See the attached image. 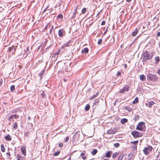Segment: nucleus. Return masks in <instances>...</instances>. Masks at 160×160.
<instances>
[{
	"label": "nucleus",
	"instance_id": "obj_1",
	"mask_svg": "<svg viewBox=\"0 0 160 160\" xmlns=\"http://www.w3.org/2000/svg\"><path fill=\"white\" fill-rule=\"evenodd\" d=\"M153 56L152 53L149 54L147 51H145L143 54V61L146 62L148 60H150Z\"/></svg>",
	"mask_w": 160,
	"mask_h": 160
},
{
	"label": "nucleus",
	"instance_id": "obj_2",
	"mask_svg": "<svg viewBox=\"0 0 160 160\" xmlns=\"http://www.w3.org/2000/svg\"><path fill=\"white\" fill-rule=\"evenodd\" d=\"M158 78V76L154 74L149 73L147 75V79L149 81L155 82L157 81Z\"/></svg>",
	"mask_w": 160,
	"mask_h": 160
},
{
	"label": "nucleus",
	"instance_id": "obj_3",
	"mask_svg": "<svg viewBox=\"0 0 160 160\" xmlns=\"http://www.w3.org/2000/svg\"><path fill=\"white\" fill-rule=\"evenodd\" d=\"M152 150V147L150 146L148 147H145L144 148L143 151V152L146 155H147L150 152H151Z\"/></svg>",
	"mask_w": 160,
	"mask_h": 160
},
{
	"label": "nucleus",
	"instance_id": "obj_4",
	"mask_svg": "<svg viewBox=\"0 0 160 160\" xmlns=\"http://www.w3.org/2000/svg\"><path fill=\"white\" fill-rule=\"evenodd\" d=\"M131 134L134 138L139 137L142 136L141 135V133H140L138 131H132L131 132Z\"/></svg>",
	"mask_w": 160,
	"mask_h": 160
},
{
	"label": "nucleus",
	"instance_id": "obj_5",
	"mask_svg": "<svg viewBox=\"0 0 160 160\" xmlns=\"http://www.w3.org/2000/svg\"><path fill=\"white\" fill-rule=\"evenodd\" d=\"M130 89V87L128 86H126L124 87L120 91V93H123L125 92L128 91Z\"/></svg>",
	"mask_w": 160,
	"mask_h": 160
},
{
	"label": "nucleus",
	"instance_id": "obj_6",
	"mask_svg": "<svg viewBox=\"0 0 160 160\" xmlns=\"http://www.w3.org/2000/svg\"><path fill=\"white\" fill-rule=\"evenodd\" d=\"M77 13L78 12H75L74 11L72 14H70L69 17H70V19H74L77 18Z\"/></svg>",
	"mask_w": 160,
	"mask_h": 160
},
{
	"label": "nucleus",
	"instance_id": "obj_7",
	"mask_svg": "<svg viewBox=\"0 0 160 160\" xmlns=\"http://www.w3.org/2000/svg\"><path fill=\"white\" fill-rule=\"evenodd\" d=\"M144 123L143 122H139L138 125L136 129L140 131H142L143 129L142 126L143 125Z\"/></svg>",
	"mask_w": 160,
	"mask_h": 160
},
{
	"label": "nucleus",
	"instance_id": "obj_8",
	"mask_svg": "<svg viewBox=\"0 0 160 160\" xmlns=\"http://www.w3.org/2000/svg\"><path fill=\"white\" fill-rule=\"evenodd\" d=\"M117 128H115L112 130L109 129L108 130L107 132L109 134H114L117 132Z\"/></svg>",
	"mask_w": 160,
	"mask_h": 160
},
{
	"label": "nucleus",
	"instance_id": "obj_9",
	"mask_svg": "<svg viewBox=\"0 0 160 160\" xmlns=\"http://www.w3.org/2000/svg\"><path fill=\"white\" fill-rule=\"evenodd\" d=\"M19 117V115H11L8 119V120L10 121H11L14 118L17 119Z\"/></svg>",
	"mask_w": 160,
	"mask_h": 160
},
{
	"label": "nucleus",
	"instance_id": "obj_10",
	"mask_svg": "<svg viewBox=\"0 0 160 160\" xmlns=\"http://www.w3.org/2000/svg\"><path fill=\"white\" fill-rule=\"evenodd\" d=\"M65 31L63 29H60L58 31L59 36L60 37H62L63 34L65 33Z\"/></svg>",
	"mask_w": 160,
	"mask_h": 160
},
{
	"label": "nucleus",
	"instance_id": "obj_11",
	"mask_svg": "<svg viewBox=\"0 0 160 160\" xmlns=\"http://www.w3.org/2000/svg\"><path fill=\"white\" fill-rule=\"evenodd\" d=\"M8 51L11 52V51L13 50V51L12 53L14 54L16 50V48L14 47V46H12L8 48Z\"/></svg>",
	"mask_w": 160,
	"mask_h": 160
},
{
	"label": "nucleus",
	"instance_id": "obj_12",
	"mask_svg": "<svg viewBox=\"0 0 160 160\" xmlns=\"http://www.w3.org/2000/svg\"><path fill=\"white\" fill-rule=\"evenodd\" d=\"M4 138L7 141H10L12 140V137L9 134H7L5 136Z\"/></svg>",
	"mask_w": 160,
	"mask_h": 160
},
{
	"label": "nucleus",
	"instance_id": "obj_13",
	"mask_svg": "<svg viewBox=\"0 0 160 160\" xmlns=\"http://www.w3.org/2000/svg\"><path fill=\"white\" fill-rule=\"evenodd\" d=\"M112 151H108L106 154L105 157L107 158H110L111 157Z\"/></svg>",
	"mask_w": 160,
	"mask_h": 160
},
{
	"label": "nucleus",
	"instance_id": "obj_14",
	"mask_svg": "<svg viewBox=\"0 0 160 160\" xmlns=\"http://www.w3.org/2000/svg\"><path fill=\"white\" fill-rule=\"evenodd\" d=\"M21 150L22 153L24 155H26V149H25V147H22L21 148Z\"/></svg>",
	"mask_w": 160,
	"mask_h": 160
},
{
	"label": "nucleus",
	"instance_id": "obj_15",
	"mask_svg": "<svg viewBox=\"0 0 160 160\" xmlns=\"http://www.w3.org/2000/svg\"><path fill=\"white\" fill-rule=\"evenodd\" d=\"M138 32V29L136 28L135 30L132 32V35L133 37H134L136 35Z\"/></svg>",
	"mask_w": 160,
	"mask_h": 160
},
{
	"label": "nucleus",
	"instance_id": "obj_16",
	"mask_svg": "<svg viewBox=\"0 0 160 160\" xmlns=\"http://www.w3.org/2000/svg\"><path fill=\"white\" fill-rule=\"evenodd\" d=\"M140 79L142 81H144L146 80V77L143 74H142L140 76Z\"/></svg>",
	"mask_w": 160,
	"mask_h": 160
},
{
	"label": "nucleus",
	"instance_id": "obj_17",
	"mask_svg": "<svg viewBox=\"0 0 160 160\" xmlns=\"http://www.w3.org/2000/svg\"><path fill=\"white\" fill-rule=\"evenodd\" d=\"M17 160H23V158L22 156L19 154H18L17 156Z\"/></svg>",
	"mask_w": 160,
	"mask_h": 160
},
{
	"label": "nucleus",
	"instance_id": "obj_18",
	"mask_svg": "<svg viewBox=\"0 0 160 160\" xmlns=\"http://www.w3.org/2000/svg\"><path fill=\"white\" fill-rule=\"evenodd\" d=\"M98 151L96 149L93 150L91 152V154L93 155H95L97 153Z\"/></svg>",
	"mask_w": 160,
	"mask_h": 160
},
{
	"label": "nucleus",
	"instance_id": "obj_19",
	"mask_svg": "<svg viewBox=\"0 0 160 160\" xmlns=\"http://www.w3.org/2000/svg\"><path fill=\"white\" fill-rule=\"evenodd\" d=\"M88 48H84L82 51V53H88Z\"/></svg>",
	"mask_w": 160,
	"mask_h": 160
},
{
	"label": "nucleus",
	"instance_id": "obj_20",
	"mask_svg": "<svg viewBox=\"0 0 160 160\" xmlns=\"http://www.w3.org/2000/svg\"><path fill=\"white\" fill-rule=\"evenodd\" d=\"M55 17V15L54 14H52L49 16L50 19H54Z\"/></svg>",
	"mask_w": 160,
	"mask_h": 160
},
{
	"label": "nucleus",
	"instance_id": "obj_21",
	"mask_svg": "<svg viewBox=\"0 0 160 160\" xmlns=\"http://www.w3.org/2000/svg\"><path fill=\"white\" fill-rule=\"evenodd\" d=\"M128 121V120L126 118H123L122 119L121 121V122L122 124H124V123Z\"/></svg>",
	"mask_w": 160,
	"mask_h": 160
},
{
	"label": "nucleus",
	"instance_id": "obj_22",
	"mask_svg": "<svg viewBox=\"0 0 160 160\" xmlns=\"http://www.w3.org/2000/svg\"><path fill=\"white\" fill-rule=\"evenodd\" d=\"M63 18V15L61 14H59L57 17L56 19H62Z\"/></svg>",
	"mask_w": 160,
	"mask_h": 160
},
{
	"label": "nucleus",
	"instance_id": "obj_23",
	"mask_svg": "<svg viewBox=\"0 0 160 160\" xmlns=\"http://www.w3.org/2000/svg\"><path fill=\"white\" fill-rule=\"evenodd\" d=\"M154 102L152 101H149L148 103V107L149 108L151 107V106L153 105Z\"/></svg>",
	"mask_w": 160,
	"mask_h": 160
},
{
	"label": "nucleus",
	"instance_id": "obj_24",
	"mask_svg": "<svg viewBox=\"0 0 160 160\" xmlns=\"http://www.w3.org/2000/svg\"><path fill=\"white\" fill-rule=\"evenodd\" d=\"M125 109L126 110H128L129 112H130L132 110V108L128 107H125Z\"/></svg>",
	"mask_w": 160,
	"mask_h": 160
},
{
	"label": "nucleus",
	"instance_id": "obj_25",
	"mask_svg": "<svg viewBox=\"0 0 160 160\" xmlns=\"http://www.w3.org/2000/svg\"><path fill=\"white\" fill-rule=\"evenodd\" d=\"M138 97H136L135 99L132 102V103L133 104H135L138 103Z\"/></svg>",
	"mask_w": 160,
	"mask_h": 160
},
{
	"label": "nucleus",
	"instance_id": "obj_26",
	"mask_svg": "<svg viewBox=\"0 0 160 160\" xmlns=\"http://www.w3.org/2000/svg\"><path fill=\"white\" fill-rule=\"evenodd\" d=\"M87 11V9L85 8H84L82 10L81 12L82 14L85 13Z\"/></svg>",
	"mask_w": 160,
	"mask_h": 160
},
{
	"label": "nucleus",
	"instance_id": "obj_27",
	"mask_svg": "<svg viewBox=\"0 0 160 160\" xmlns=\"http://www.w3.org/2000/svg\"><path fill=\"white\" fill-rule=\"evenodd\" d=\"M98 92H97L96 94L95 95H93L92 97H91L90 99L92 100V99L96 97H97V96H98Z\"/></svg>",
	"mask_w": 160,
	"mask_h": 160
},
{
	"label": "nucleus",
	"instance_id": "obj_28",
	"mask_svg": "<svg viewBox=\"0 0 160 160\" xmlns=\"http://www.w3.org/2000/svg\"><path fill=\"white\" fill-rule=\"evenodd\" d=\"M90 109V105L89 104H87L85 108V109L86 111H88Z\"/></svg>",
	"mask_w": 160,
	"mask_h": 160
},
{
	"label": "nucleus",
	"instance_id": "obj_29",
	"mask_svg": "<svg viewBox=\"0 0 160 160\" xmlns=\"http://www.w3.org/2000/svg\"><path fill=\"white\" fill-rule=\"evenodd\" d=\"M10 90L11 92H13L15 90V87L14 85H12L11 86Z\"/></svg>",
	"mask_w": 160,
	"mask_h": 160
},
{
	"label": "nucleus",
	"instance_id": "obj_30",
	"mask_svg": "<svg viewBox=\"0 0 160 160\" xmlns=\"http://www.w3.org/2000/svg\"><path fill=\"white\" fill-rule=\"evenodd\" d=\"M1 150L2 152H4L5 151V149L3 144L1 145Z\"/></svg>",
	"mask_w": 160,
	"mask_h": 160
},
{
	"label": "nucleus",
	"instance_id": "obj_31",
	"mask_svg": "<svg viewBox=\"0 0 160 160\" xmlns=\"http://www.w3.org/2000/svg\"><path fill=\"white\" fill-rule=\"evenodd\" d=\"M139 116L138 115H137L134 117L133 120H134V121H135L138 120L139 119Z\"/></svg>",
	"mask_w": 160,
	"mask_h": 160
},
{
	"label": "nucleus",
	"instance_id": "obj_32",
	"mask_svg": "<svg viewBox=\"0 0 160 160\" xmlns=\"http://www.w3.org/2000/svg\"><path fill=\"white\" fill-rule=\"evenodd\" d=\"M123 157V155L121 154L119 156L118 158V160H122Z\"/></svg>",
	"mask_w": 160,
	"mask_h": 160
},
{
	"label": "nucleus",
	"instance_id": "obj_33",
	"mask_svg": "<svg viewBox=\"0 0 160 160\" xmlns=\"http://www.w3.org/2000/svg\"><path fill=\"white\" fill-rule=\"evenodd\" d=\"M118 155V152H115L114 154H113L112 157L113 158H116L117 155Z\"/></svg>",
	"mask_w": 160,
	"mask_h": 160
},
{
	"label": "nucleus",
	"instance_id": "obj_34",
	"mask_svg": "<svg viewBox=\"0 0 160 160\" xmlns=\"http://www.w3.org/2000/svg\"><path fill=\"white\" fill-rule=\"evenodd\" d=\"M81 156L83 159H85L86 158L85 156L84 153H81Z\"/></svg>",
	"mask_w": 160,
	"mask_h": 160
},
{
	"label": "nucleus",
	"instance_id": "obj_35",
	"mask_svg": "<svg viewBox=\"0 0 160 160\" xmlns=\"http://www.w3.org/2000/svg\"><path fill=\"white\" fill-rule=\"evenodd\" d=\"M17 127L18 125L17 124V123L16 122H15L14 124V126L13 127V129L14 130H16L17 128Z\"/></svg>",
	"mask_w": 160,
	"mask_h": 160
},
{
	"label": "nucleus",
	"instance_id": "obj_36",
	"mask_svg": "<svg viewBox=\"0 0 160 160\" xmlns=\"http://www.w3.org/2000/svg\"><path fill=\"white\" fill-rule=\"evenodd\" d=\"M70 42H68L67 43H65L63 45V47H67L69 46V44L70 43Z\"/></svg>",
	"mask_w": 160,
	"mask_h": 160
},
{
	"label": "nucleus",
	"instance_id": "obj_37",
	"mask_svg": "<svg viewBox=\"0 0 160 160\" xmlns=\"http://www.w3.org/2000/svg\"><path fill=\"white\" fill-rule=\"evenodd\" d=\"M120 146V144L118 143H116L114 144V146L116 148Z\"/></svg>",
	"mask_w": 160,
	"mask_h": 160
},
{
	"label": "nucleus",
	"instance_id": "obj_38",
	"mask_svg": "<svg viewBox=\"0 0 160 160\" xmlns=\"http://www.w3.org/2000/svg\"><path fill=\"white\" fill-rule=\"evenodd\" d=\"M155 60L156 62H157V63H158V62L160 61V59H159V57H158V56L156 57L155 58Z\"/></svg>",
	"mask_w": 160,
	"mask_h": 160
},
{
	"label": "nucleus",
	"instance_id": "obj_39",
	"mask_svg": "<svg viewBox=\"0 0 160 160\" xmlns=\"http://www.w3.org/2000/svg\"><path fill=\"white\" fill-rule=\"evenodd\" d=\"M60 152V151H58V152H56L54 153L53 155L54 156H57L59 154Z\"/></svg>",
	"mask_w": 160,
	"mask_h": 160
},
{
	"label": "nucleus",
	"instance_id": "obj_40",
	"mask_svg": "<svg viewBox=\"0 0 160 160\" xmlns=\"http://www.w3.org/2000/svg\"><path fill=\"white\" fill-rule=\"evenodd\" d=\"M133 154L132 153L129 154L128 155V156L129 158V159H131L132 157Z\"/></svg>",
	"mask_w": 160,
	"mask_h": 160
},
{
	"label": "nucleus",
	"instance_id": "obj_41",
	"mask_svg": "<svg viewBox=\"0 0 160 160\" xmlns=\"http://www.w3.org/2000/svg\"><path fill=\"white\" fill-rule=\"evenodd\" d=\"M60 50H58L57 52L55 53L54 55H58L60 52Z\"/></svg>",
	"mask_w": 160,
	"mask_h": 160
},
{
	"label": "nucleus",
	"instance_id": "obj_42",
	"mask_svg": "<svg viewBox=\"0 0 160 160\" xmlns=\"http://www.w3.org/2000/svg\"><path fill=\"white\" fill-rule=\"evenodd\" d=\"M123 21H117V22H116L117 24H119L120 22L121 24H122L123 22Z\"/></svg>",
	"mask_w": 160,
	"mask_h": 160
},
{
	"label": "nucleus",
	"instance_id": "obj_43",
	"mask_svg": "<svg viewBox=\"0 0 160 160\" xmlns=\"http://www.w3.org/2000/svg\"><path fill=\"white\" fill-rule=\"evenodd\" d=\"M102 40L101 39H99L98 40V44H100L102 43Z\"/></svg>",
	"mask_w": 160,
	"mask_h": 160
},
{
	"label": "nucleus",
	"instance_id": "obj_44",
	"mask_svg": "<svg viewBox=\"0 0 160 160\" xmlns=\"http://www.w3.org/2000/svg\"><path fill=\"white\" fill-rule=\"evenodd\" d=\"M25 136L27 137H28L29 135V132H27L26 133H25Z\"/></svg>",
	"mask_w": 160,
	"mask_h": 160
},
{
	"label": "nucleus",
	"instance_id": "obj_45",
	"mask_svg": "<svg viewBox=\"0 0 160 160\" xmlns=\"http://www.w3.org/2000/svg\"><path fill=\"white\" fill-rule=\"evenodd\" d=\"M138 141H134L133 142H131V143H133L134 144L137 145L138 143Z\"/></svg>",
	"mask_w": 160,
	"mask_h": 160
},
{
	"label": "nucleus",
	"instance_id": "obj_46",
	"mask_svg": "<svg viewBox=\"0 0 160 160\" xmlns=\"http://www.w3.org/2000/svg\"><path fill=\"white\" fill-rule=\"evenodd\" d=\"M99 102V100H97L95 101V102L93 103V104H98Z\"/></svg>",
	"mask_w": 160,
	"mask_h": 160
},
{
	"label": "nucleus",
	"instance_id": "obj_47",
	"mask_svg": "<svg viewBox=\"0 0 160 160\" xmlns=\"http://www.w3.org/2000/svg\"><path fill=\"white\" fill-rule=\"evenodd\" d=\"M121 75V73L120 72H118L117 73V76L118 77L120 76Z\"/></svg>",
	"mask_w": 160,
	"mask_h": 160
},
{
	"label": "nucleus",
	"instance_id": "obj_48",
	"mask_svg": "<svg viewBox=\"0 0 160 160\" xmlns=\"http://www.w3.org/2000/svg\"><path fill=\"white\" fill-rule=\"evenodd\" d=\"M63 146V144L62 143H59V148H62Z\"/></svg>",
	"mask_w": 160,
	"mask_h": 160
},
{
	"label": "nucleus",
	"instance_id": "obj_49",
	"mask_svg": "<svg viewBox=\"0 0 160 160\" xmlns=\"http://www.w3.org/2000/svg\"><path fill=\"white\" fill-rule=\"evenodd\" d=\"M78 5H77V6L75 7V10H74V11L75 12H77V9H78Z\"/></svg>",
	"mask_w": 160,
	"mask_h": 160
},
{
	"label": "nucleus",
	"instance_id": "obj_50",
	"mask_svg": "<svg viewBox=\"0 0 160 160\" xmlns=\"http://www.w3.org/2000/svg\"><path fill=\"white\" fill-rule=\"evenodd\" d=\"M105 23V21H103L101 23V25H104Z\"/></svg>",
	"mask_w": 160,
	"mask_h": 160
},
{
	"label": "nucleus",
	"instance_id": "obj_51",
	"mask_svg": "<svg viewBox=\"0 0 160 160\" xmlns=\"http://www.w3.org/2000/svg\"><path fill=\"white\" fill-rule=\"evenodd\" d=\"M69 138L68 137H67L66 138V140H65V142H68V140H69Z\"/></svg>",
	"mask_w": 160,
	"mask_h": 160
},
{
	"label": "nucleus",
	"instance_id": "obj_52",
	"mask_svg": "<svg viewBox=\"0 0 160 160\" xmlns=\"http://www.w3.org/2000/svg\"><path fill=\"white\" fill-rule=\"evenodd\" d=\"M53 26H52V27H51V28L50 29V33H51L52 29H53Z\"/></svg>",
	"mask_w": 160,
	"mask_h": 160
},
{
	"label": "nucleus",
	"instance_id": "obj_53",
	"mask_svg": "<svg viewBox=\"0 0 160 160\" xmlns=\"http://www.w3.org/2000/svg\"><path fill=\"white\" fill-rule=\"evenodd\" d=\"M159 36H160V32H158L157 34V36L158 37Z\"/></svg>",
	"mask_w": 160,
	"mask_h": 160
},
{
	"label": "nucleus",
	"instance_id": "obj_54",
	"mask_svg": "<svg viewBox=\"0 0 160 160\" xmlns=\"http://www.w3.org/2000/svg\"><path fill=\"white\" fill-rule=\"evenodd\" d=\"M48 6L46 8L44 9V11H43V12H45V11L48 8Z\"/></svg>",
	"mask_w": 160,
	"mask_h": 160
},
{
	"label": "nucleus",
	"instance_id": "obj_55",
	"mask_svg": "<svg viewBox=\"0 0 160 160\" xmlns=\"http://www.w3.org/2000/svg\"><path fill=\"white\" fill-rule=\"evenodd\" d=\"M157 73L160 75V69L158 70Z\"/></svg>",
	"mask_w": 160,
	"mask_h": 160
},
{
	"label": "nucleus",
	"instance_id": "obj_56",
	"mask_svg": "<svg viewBox=\"0 0 160 160\" xmlns=\"http://www.w3.org/2000/svg\"><path fill=\"white\" fill-rule=\"evenodd\" d=\"M48 25H47L45 28V29L46 30L48 28Z\"/></svg>",
	"mask_w": 160,
	"mask_h": 160
},
{
	"label": "nucleus",
	"instance_id": "obj_57",
	"mask_svg": "<svg viewBox=\"0 0 160 160\" xmlns=\"http://www.w3.org/2000/svg\"><path fill=\"white\" fill-rule=\"evenodd\" d=\"M101 11H102V10H100V11L98 12V13L97 14V16H98L99 15V14L100 13V12Z\"/></svg>",
	"mask_w": 160,
	"mask_h": 160
},
{
	"label": "nucleus",
	"instance_id": "obj_58",
	"mask_svg": "<svg viewBox=\"0 0 160 160\" xmlns=\"http://www.w3.org/2000/svg\"><path fill=\"white\" fill-rule=\"evenodd\" d=\"M131 1V0H126L127 2H130Z\"/></svg>",
	"mask_w": 160,
	"mask_h": 160
},
{
	"label": "nucleus",
	"instance_id": "obj_59",
	"mask_svg": "<svg viewBox=\"0 0 160 160\" xmlns=\"http://www.w3.org/2000/svg\"><path fill=\"white\" fill-rule=\"evenodd\" d=\"M124 68H127V65H126V64H125L124 65Z\"/></svg>",
	"mask_w": 160,
	"mask_h": 160
},
{
	"label": "nucleus",
	"instance_id": "obj_60",
	"mask_svg": "<svg viewBox=\"0 0 160 160\" xmlns=\"http://www.w3.org/2000/svg\"><path fill=\"white\" fill-rule=\"evenodd\" d=\"M39 75L41 77L42 76V75H42V74H39Z\"/></svg>",
	"mask_w": 160,
	"mask_h": 160
},
{
	"label": "nucleus",
	"instance_id": "obj_61",
	"mask_svg": "<svg viewBox=\"0 0 160 160\" xmlns=\"http://www.w3.org/2000/svg\"><path fill=\"white\" fill-rule=\"evenodd\" d=\"M7 154L8 155H10V153H9V152H8L7 153Z\"/></svg>",
	"mask_w": 160,
	"mask_h": 160
},
{
	"label": "nucleus",
	"instance_id": "obj_62",
	"mask_svg": "<svg viewBox=\"0 0 160 160\" xmlns=\"http://www.w3.org/2000/svg\"><path fill=\"white\" fill-rule=\"evenodd\" d=\"M67 160H71V157H70Z\"/></svg>",
	"mask_w": 160,
	"mask_h": 160
},
{
	"label": "nucleus",
	"instance_id": "obj_63",
	"mask_svg": "<svg viewBox=\"0 0 160 160\" xmlns=\"http://www.w3.org/2000/svg\"><path fill=\"white\" fill-rule=\"evenodd\" d=\"M103 160H109L107 159H104Z\"/></svg>",
	"mask_w": 160,
	"mask_h": 160
},
{
	"label": "nucleus",
	"instance_id": "obj_64",
	"mask_svg": "<svg viewBox=\"0 0 160 160\" xmlns=\"http://www.w3.org/2000/svg\"><path fill=\"white\" fill-rule=\"evenodd\" d=\"M77 135V133H75L74 136H75V137H76V136Z\"/></svg>",
	"mask_w": 160,
	"mask_h": 160
}]
</instances>
